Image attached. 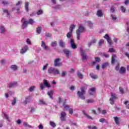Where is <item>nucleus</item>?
<instances>
[{
  "instance_id": "f257e3e1",
  "label": "nucleus",
  "mask_w": 129,
  "mask_h": 129,
  "mask_svg": "<svg viewBox=\"0 0 129 129\" xmlns=\"http://www.w3.org/2000/svg\"><path fill=\"white\" fill-rule=\"evenodd\" d=\"M87 88V86L86 85L85 87L83 86L81 88V92H78V95L80 97L81 99H85V97H84V94H85V89Z\"/></svg>"
},
{
  "instance_id": "f03ea898",
  "label": "nucleus",
  "mask_w": 129,
  "mask_h": 129,
  "mask_svg": "<svg viewBox=\"0 0 129 129\" xmlns=\"http://www.w3.org/2000/svg\"><path fill=\"white\" fill-rule=\"evenodd\" d=\"M84 31H85L84 27L82 25H80L79 29L77 30L76 32L78 40H80V34L81 33H83Z\"/></svg>"
},
{
  "instance_id": "7ed1b4c3",
  "label": "nucleus",
  "mask_w": 129,
  "mask_h": 129,
  "mask_svg": "<svg viewBox=\"0 0 129 129\" xmlns=\"http://www.w3.org/2000/svg\"><path fill=\"white\" fill-rule=\"evenodd\" d=\"M48 73H51L54 75H57L58 74H60V72H59V70L52 68H49V69L48 70Z\"/></svg>"
},
{
  "instance_id": "20e7f679",
  "label": "nucleus",
  "mask_w": 129,
  "mask_h": 129,
  "mask_svg": "<svg viewBox=\"0 0 129 129\" xmlns=\"http://www.w3.org/2000/svg\"><path fill=\"white\" fill-rule=\"evenodd\" d=\"M28 24H30V25H33L34 24V20L33 19H29V21H24L22 25V28L25 29L27 28V26H28Z\"/></svg>"
},
{
  "instance_id": "39448f33",
  "label": "nucleus",
  "mask_w": 129,
  "mask_h": 129,
  "mask_svg": "<svg viewBox=\"0 0 129 129\" xmlns=\"http://www.w3.org/2000/svg\"><path fill=\"white\" fill-rule=\"evenodd\" d=\"M75 28V25H72L70 27V32L67 34V38H70L72 36V32H73V29Z\"/></svg>"
},
{
  "instance_id": "423d86ee",
  "label": "nucleus",
  "mask_w": 129,
  "mask_h": 129,
  "mask_svg": "<svg viewBox=\"0 0 129 129\" xmlns=\"http://www.w3.org/2000/svg\"><path fill=\"white\" fill-rule=\"evenodd\" d=\"M111 96L112 98H111L110 99V103L111 104H113L114 103V100H113V99H116V98H117V96H116V95H115V94L114 93H111Z\"/></svg>"
},
{
  "instance_id": "0eeeda50",
  "label": "nucleus",
  "mask_w": 129,
  "mask_h": 129,
  "mask_svg": "<svg viewBox=\"0 0 129 129\" xmlns=\"http://www.w3.org/2000/svg\"><path fill=\"white\" fill-rule=\"evenodd\" d=\"M104 39H106V40H107L109 45H110V46H111V45H112V42H111V39H110V37H109V36H108V35L106 34L104 36Z\"/></svg>"
},
{
  "instance_id": "6e6552de",
  "label": "nucleus",
  "mask_w": 129,
  "mask_h": 129,
  "mask_svg": "<svg viewBox=\"0 0 129 129\" xmlns=\"http://www.w3.org/2000/svg\"><path fill=\"white\" fill-rule=\"evenodd\" d=\"M28 50H29V46H28V45L25 46L21 50V54H25V53H26Z\"/></svg>"
},
{
  "instance_id": "1a4fd4ad",
  "label": "nucleus",
  "mask_w": 129,
  "mask_h": 129,
  "mask_svg": "<svg viewBox=\"0 0 129 129\" xmlns=\"http://www.w3.org/2000/svg\"><path fill=\"white\" fill-rule=\"evenodd\" d=\"M80 53L82 56L83 59L86 60V59H87V56H86V55L84 53V50H82V48L80 49Z\"/></svg>"
},
{
  "instance_id": "9d476101",
  "label": "nucleus",
  "mask_w": 129,
  "mask_h": 129,
  "mask_svg": "<svg viewBox=\"0 0 129 129\" xmlns=\"http://www.w3.org/2000/svg\"><path fill=\"white\" fill-rule=\"evenodd\" d=\"M70 106L69 105H66L64 106V110H67L68 109H69V113L70 114H72V113H73V109L72 108H70Z\"/></svg>"
},
{
  "instance_id": "9b49d317",
  "label": "nucleus",
  "mask_w": 129,
  "mask_h": 129,
  "mask_svg": "<svg viewBox=\"0 0 129 129\" xmlns=\"http://www.w3.org/2000/svg\"><path fill=\"white\" fill-rule=\"evenodd\" d=\"M59 61H60V59H55V60H54V66H61V65H62V63L59 62Z\"/></svg>"
},
{
  "instance_id": "f8f14e48",
  "label": "nucleus",
  "mask_w": 129,
  "mask_h": 129,
  "mask_svg": "<svg viewBox=\"0 0 129 129\" xmlns=\"http://www.w3.org/2000/svg\"><path fill=\"white\" fill-rule=\"evenodd\" d=\"M65 116H66V113H65L64 112H62L61 113L60 119L61 120H63V121H65V120H66Z\"/></svg>"
},
{
  "instance_id": "ddd939ff",
  "label": "nucleus",
  "mask_w": 129,
  "mask_h": 129,
  "mask_svg": "<svg viewBox=\"0 0 129 129\" xmlns=\"http://www.w3.org/2000/svg\"><path fill=\"white\" fill-rule=\"evenodd\" d=\"M18 85V84L16 82H14L9 84V88H12V87H16Z\"/></svg>"
},
{
  "instance_id": "4468645a",
  "label": "nucleus",
  "mask_w": 129,
  "mask_h": 129,
  "mask_svg": "<svg viewBox=\"0 0 129 129\" xmlns=\"http://www.w3.org/2000/svg\"><path fill=\"white\" fill-rule=\"evenodd\" d=\"M43 84H44V85H45V86H46L48 88L51 87V85L50 84H49V83L48 82L47 80H44Z\"/></svg>"
},
{
  "instance_id": "2eb2a0df",
  "label": "nucleus",
  "mask_w": 129,
  "mask_h": 129,
  "mask_svg": "<svg viewBox=\"0 0 129 129\" xmlns=\"http://www.w3.org/2000/svg\"><path fill=\"white\" fill-rule=\"evenodd\" d=\"M41 46L42 47L43 49H44V50L49 49V47L46 45V44L44 42V41L41 42Z\"/></svg>"
},
{
  "instance_id": "dca6fc26",
  "label": "nucleus",
  "mask_w": 129,
  "mask_h": 129,
  "mask_svg": "<svg viewBox=\"0 0 129 129\" xmlns=\"http://www.w3.org/2000/svg\"><path fill=\"white\" fill-rule=\"evenodd\" d=\"M71 45L73 49H76L77 48V46L74 44V40L73 39L71 40Z\"/></svg>"
},
{
  "instance_id": "f3484780",
  "label": "nucleus",
  "mask_w": 129,
  "mask_h": 129,
  "mask_svg": "<svg viewBox=\"0 0 129 129\" xmlns=\"http://www.w3.org/2000/svg\"><path fill=\"white\" fill-rule=\"evenodd\" d=\"M63 52L64 53V54L66 55L67 57H68V58H69V55H71V52H70V51H69L67 49H65L63 50Z\"/></svg>"
},
{
  "instance_id": "a211bd4d",
  "label": "nucleus",
  "mask_w": 129,
  "mask_h": 129,
  "mask_svg": "<svg viewBox=\"0 0 129 129\" xmlns=\"http://www.w3.org/2000/svg\"><path fill=\"white\" fill-rule=\"evenodd\" d=\"M54 94V91L51 90L48 92V95H49V97L53 99V95Z\"/></svg>"
},
{
  "instance_id": "6ab92c4d",
  "label": "nucleus",
  "mask_w": 129,
  "mask_h": 129,
  "mask_svg": "<svg viewBox=\"0 0 129 129\" xmlns=\"http://www.w3.org/2000/svg\"><path fill=\"white\" fill-rule=\"evenodd\" d=\"M0 31L2 34H4L6 32V29H5V27L1 25L0 26Z\"/></svg>"
},
{
  "instance_id": "aec40b11",
  "label": "nucleus",
  "mask_w": 129,
  "mask_h": 129,
  "mask_svg": "<svg viewBox=\"0 0 129 129\" xmlns=\"http://www.w3.org/2000/svg\"><path fill=\"white\" fill-rule=\"evenodd\" d=\"M30 100H31V96L26 98V100L24 102V104H27V103L30 102Z\"/></svg>"
},
{
  "instance_id": "412c9836",
  "label": "nucleus",
  "mask_w": 129,
  "mask_h": 129,
  "mask_svg": "<svg viewBox=\"0 0 129 129\" xmlns=\"http://www.w3.org/2000/svg\"><path fill=\"white\" fill-rule=\"evenodd\" d=\"M10 68L11 69H12L13 70H14V71H16V70H17V69H18V67H17V65L16 64H14L12 65L10 67Z\"/></svg>"
},
{
  "instance_id": "4be33fe9",
  "label": "nucleus",
  "mask_w": 129,
  "mask_h": 129,
  "mask_svg": "<svg viewBox=\"0 0 129 129\" xmlns=\"http://www.w3.org/2000/svg\"><path fill=\"white\" fill-rule=\"evenodd\" d=\"M91 92H90V95H92L94 92H95V88H92L90 89ZM92 92V93H91Z\"/></svg>"
},
{
  "instance_id": "5701e85b",
  "label": "nucleus",
  "mask_w": 129,
  "mask_h": 129,
  "mask_svg": "<svg viewBox=\"0 0 129 129\" xmlns=\"http://www.w3.org/2000/svg\"><path fill=\"white\" fill-rule=\"evenodd\" d=\"M98 110L99 111L100 113H102V114H105L106 113V110H103L101 112V110L100 109V108H98Z\"/></svg>"
},
{
  "instance_id": "b1692460",
  "label": "nucleus",
  "mask_w": 129,
  "mask_h": 129,
  "mask_svg": "<svg viewBox=\"0 0 129 129\" xmlns=\"http://www.w3.org/2000/svg\"><path fill=\"white\" fill-rule=\"evenodd\" d=\"M115 58H116V55L115 54H113L112 56V60H111L112 64H113V63H114Z\"/></svg>"
},
{
  "instance_id": "393cba45",
  "label": "nucleus",
  "mask_w": 129,
  "mask_h": 129,
  "mask_svg": "<svg viewBox=\"0 0 129 129\" xmlns=\"http://www.w3.org/2000/svg\"><path fill=\"white\" fill-rule=\"evenodd\" d=\"M97 15L98 16V17H102V12H101V11L99 10L97 12Z\"/></svg>"
},
{
  "instance_id": "a878e982",
  "label": "nucleus",
  "mask_w": 129,
  "mask_h": 129,
  "mask_svg": "<svg viewBox=\"0 0 129 129\" xmlns=\"http://www.w3.org/2000/svg\"><path fill=\"white\" fill-rule=\"evenodd\" d=\"M100 122H102V123H104V122L107 123V121H106V119H105L104 118H102L99 119Z\"/></svg>"
},
{
  "instance_id": "bb28decb",
  "label": "nucleus",
  "mask_w": 129,
  "mask_h": 129,
  "mask_svg": "<svg viewBox=\"0 0 129 129\" xmlns=\"http://www.w3.org/2000/svg\"><path fill=\"white\" fill-rule=\"evenodd\" d=\"M25 10H26V11L28 12V11H29V3H28V2L25 3Z\"/></svg>"
},
{
  "instance_id": "cd10ccee",
  "label": "nucleus",
  "mask_w": 129,
  "mask_h": 129,
  "mask_svg": "<svg viewBox=\"0 0 129 129\" xmlns=\"http://www.w3.org/2000/svg\"><path fill=\"white\" fill-rule=\"evenodd\" d=\"M90 75L91 77L93 78V79H96V78H97V76H96V75L93 74V73H91Z\"/></svg>"
},
{
  "instance_id": "c85d7f7f",
  "label": "nucleus",
  "mask_w": 129,
  "mask_h": 129,
  "mask_svg": "<svg viewBox=\"0 0 129 129\" xmlns=\"http://www.w3.org/2000/svg\"><path fill=\"white\" fill-rule=\"evenodd\" d=\"M126 70L125 68H123V67H121L120 69V73H124V72H125Z\"/></svg>"
},
{
  "instance_id": "c756f323",
  "label": "nucleus",
  "mask_w": 129,
  "mask_h": 129,
  "mask_svg": "<svg viewBox=\"0 0 129 129\" xmlns=\"http://www.w3.org/2000/svg\"><path fill=\"white\" fill-rule=\"evenodd\" d=\"M59 45L60 47H65V43L62 41V40L59 41Z\"/></svg>"
},
{
  "instance_id": "7c9ffc66",
  "label": "nucleus",
  "mask_w": 129,
  "mask_h": 129,
  "mask_svg": "<svg viewBox=\"0 0 129 129\" xmlns=\"http://www.w3.org/2000/svg\"><path fill=\"white\" fill-rule=\"evenodd\" d=\"M114 119L116 124H119V121H118V118L117 117H114Z\"/></svg>"
},
{
  "instance_id": "2f4dec72",
  "label": "nucleus",
  "mask_w": 129,
  "mask_h": 129,
  "mask_svg": "<svg viewBox=\"0 0 129 129\" xmlns=\"http://www.w3.org/2000/svg\"><path fill=\"white\" fill-rule=\"evenodd\" d=\"M3 114L6 118V119H7V120H8V121H11V120H10V118H9V116H8V115H7V114H6V113L3 112Z\"/></svg>"
},
{
  "instance_id": "473e14b6",
  "label": "nucleus",
  "mask_w": 129,
  "mask_h": 129,
  "mask_svg": "<svg viewBox=\"0 0 129 129\" xmlns=\"http://www.w3.org/2000/svg\"><path fill=\"white\" fill-rule=\"evenodd\" d=\"M96 42V40L95 39L93 40L91 42H89L88 43V47H90V46H91L92 44H95Z\"/></svg>"
},
{
  "instance_id": "72a5a7b5",
  "label": "nucleus",
  "mask_w": 129,
  "mask_h": 129,
  "mask_svg": "<svg viewBox=\"0 0 129 129\" xmlns=\"http://www.w3.org/2000/svg\"><path fill=\"white\" fill-rule=\"evenodd\" d=\"M77 75H78V77H79L80 78V79H82V78H83V75H82L81 74V73H80V72H78Z\"/></svg>"
},
{
  "instance_id": "f704fd0d",
  "label": "nucleus",
  "mask_w": 129,
  "mask_h": 129,
  "mask_svg": "<svg viewBox=\"0 0 129 129\" xmlns=\"http://www.w3.org/2000/svg\"><path fill=\"white\" fill-rule=\"evenodd\" d=\"M88 26L89 27V28H92V27H93V25L92 24V22H90V21H88Z\"/></svg>"
},
{
  "instance_id": "c9c22d12",
  "label": "nucleus",
  "mask_w": 129,
  "mask_h": 129,
  "mask_svg": "<svg viewBox=\"0 0 129 129\" xmlns=\"http://www.w3.org/2000/svg\"><path fill=\"white\" fill-rule=\"evenodd\" d=\"M129 102L128 101H126L124 102V104H125L126 108H128L129 109Z\"/></svg>"
},
{
  "instance_id": "e433bc0d",
  "label": "nucleus",
  "mask_w": 129,
  "mask_h": 129,
  "mask_svg": "<svg viewBox=\"0 0 129 129\" xmlns=\"http://www.w3.org/2000/svg\"><path fill=\"white\" fill-rule=\"evenodd\" d=\"M107 65H108V63H107V62H105V63H103L102 66V69H104V68H105V67H106V66H107Z\"/></svg>"
},
{
  "instance_id": "4c0bfd02",
  "label": "nucleus",
  "mask_w": 129,
  "mask_h": 129,
  "mask_svg": "<svg viewBox=\"0 0 129 129\" xmlns=\"http://www.w3.org/2000/svg\"><path fill=\"white\" fill-rule=\"evenodd\" d=\"M92 102H94V100L91 99L87 100V103H92Z\"/></svg>"
},
{
  "instance_id": "58836bf2",
  "label": "nucleus",
  "mask_w": 129,
  "mask_h": 129,
  "mask_svg": "<svg viewBox=\"0 0 129 129\" xmlns=\"http://www.w3.org/2000/svg\"><path fill=\"white\" fill-rule=\"evenodd\" d=\"M36 32L37 33V34H40L41 33V27H38L37 28Z\"/></svg>"
},
{
  "instance_id": "ea45409f",
  "label": "nucleus",
  "mask_w": 129,
  "mask_h": 129,
  "mask_svg": "<svg viewBox=\"0 0 129 129\" xmlns=\"http://www.w3.org/2000/svg\"><path fill=\"white\" fill-rule=\"evenodd\" d=\"M39 103L40 104H43V105L47 104L43 100H40Z\"/></svg>"
},
{
  "instance_id": "a19ab883",
  "label": "nucleus",
  "mask_w": 129,
  "mask_h": 129,
  "mask_svg": "<svg viewBox=\"0 0 129 129\" xmlns=\"http://www.w3.org/2000/svg\"><path fill=\"white\" fill-rule=\"evenodd\" d=\"M83 113L86 116L87 118H88V119H92V118L90 116H89L88 115L86 114V113H85V112H83Z\"/></svg>"
},
{
  "instance_id": "79ce46f5",
  "label": "nucleus",
  "mask_w": 129,
  "mask_h": 129,
  "mask_svg": "<svg viewBox=\"0 0 129 129\" xmlns=\"http://www.w3.org/2000/svg\"><path fill=\"white\" fill-rule=\"evenodd\" d=\"M50 124L53 127H55V126H56V124H55V123H54V122H53V121H50Z\"/></svg>"
},
{
  "instance_id": "37998d69",
  "label": "nucleus",
  "mask_w": 129,
  "mask_h": 129,
  "mask_svg": "<svg viewBox=\"0 0 129 129\" xmlns=\"http://www.w3.org/2000/svg\"><path fill=\"white\" fill-rule=\"evenodd\" d=\"M51 46L52 47H55V46H57V42L54 41L51 43Z\"/></svg>"
},
{
  "instance_id": "c03bdc74",
  "label": "nucleus",
  "mask_w": 129,
  "mask_h": 129,
  "mask_svg": "<svg viewBox=\"0 0 129 129\" xmlns=\"http://www.w3.org/2000/svg\"><path fill=\"white\" fill-rule=\"evenodd\" d=\"M41 14H43V11L42 10H38L37 12L38 16H40V15H41Z\"/></svg>"
},
{
  "instance_id": "a18cd8bd",
  "label": "nucleus",
  "mask_w": 129,
  "mask_h": 129,
  "mask_svg": "<svg viewBox=\"0 0 129 129\" xmlns=\"http://www.w3.org/2000/svg\"><path fill=\"white\" fill-rule=\"evenodd\" d=\"M17 101V99L16 98H14V100L12 101V105H15L16 104V102Z\"/></svg>"
},
{
  "instance_id": "49530a36",
  "label": "nucleus",
  "mask_w": 129,
  "mask_h": 129,
  "mask_svg": "<svg viewBox=\"0 0 129 129\" xmlns=\"http://www.w3.org/2000/svg\"><path fill=\"white\" fill-rule=\"evenodd\" d=\"M45 85H44V84L43 83H41L40 84V88H41V89H42V90H43V89H44V87H45V86H44Z\"/></svg>"
},
{
  "instance_id": "de8ad7c7",
  "label": "nucleus",
  "mask_w": 129,
  "mask_h": 129,
  "mask_svg": "<svg viewBox=\"0 0 129 129\" xmlns=\"http://www.w3.org/2000/svg\"><path fill=\"white\" fill-rule=\"evenodd\" d=\"M108 52H110V53H113L114 52H115V50L113 48H109Z\"/></svg>"
},
{
  "instance_id": "09e8293b",
  "label": "nucleus",
  "mask_w": 129,
  "mask_h": 129,
  "mask_svg": "<svg viewBox=\"0 0 129 129\" xmlns=\"http://www.w3.org/2000/svg\"><path fill=\"white\" fill-rule=\"evenodd\" d=\"M104 43V40L103 39H101L99 42V45L100 46L101 44H103Z\"/></svg>"
},
{
  "instance_id": "8fccbe9b",
  "label": "nucleus",
  "mask_w": 129,
  "mask_h": 129,
  "mask_svg": "<svg viewBox=\"0 0 129 129\" xmlns=\"http://www.w3.org/2000/svg\"><path fill=\"white\" fill-rule=\"evenodd\" d=\"M4 13H6V14H7L8 16H10V13H9V11H8V10L7 9H4L3 10Z\"/></svg>"
},
{
  "instance_id": "3c124183",
  "label": "nucleus",
  "mask_w": 129,
  "mask_h": 129,
  "mask_svg": "<svg viewBox=\"0 0 129 129\" xmlns=\"http://www.w3.org/2000/svg\"><path fill=\"white\" fill-rule=\"evenodd\" d=\"M35 88V86H31L30 88H29V91H30L31 92H32V91H33V90H34V89Z\"/></svg>"
},
{
  "instance_id": "603ef678",
  "label": "nucleus",
  "mask_w": 129,
  "mask_h": 129,
  "mask_svg": "<svg viewBox=\"0 0 129 129\" xmlns=\"http://www.w3.org/2000/svg\"><path fill=\"white\" fill-rule=\"evenodd\" d=\"M111 17H112V19L113 20V21L116 20V17H115V16L111 15Z\"/></svg>"
},
{
  "instance_id": "864d4df0",
  "label": "nucleus",
  "mask_w": 129,
  "mask_h": 129,
  "mask_svg": "<svg viewBox=\"0 0 129 129\" xmlns=\"http://www.w3.org/2000/svg\"><path fill=\"white\" fill-rule=\"evenodd\" d=\"M103 56H104L105 58H108L109 57V55L106 53H103Z\"/></svg>"
},
{
  "instance_id": "5fc2aeb1",
  "label": "nucleus",
  "mask_w": 129,
  "mask_h": 129,
  "mask_svg": "<svg viewBox=\"0 0 129 129\" xmlns=\"http://www.w3.org/2000/svg\"><path fill=\"white\" fill-rule=\"evenodd\" d=\"M121 11H122V12H123V13H125V8H124V7H121Z\"/></svg>"
},
{
  "instance_id": "6e6d98bb",
  "label": "nucleus",
  "mask_w": 129,
  "mask_h": 129,
  "mask_svg": "<svg viewBox=\"0 0 129 129\" xmlns=\"http://www.w3.org/2000/svg\"><path fill=\"white\" fill-rule=\"evenodd\" d=\"M95 61H96V62H100V58H99V57H95Z\"/></svg>"
},
{
  "instance_id": "4d7b16f0",
  "label": "nucleus",
  "mask_w": 129,
  "mask_h": 129,
  "mask_svg": "<svg viewBox=\"0 0 129 129\" xmlns=\"http://www.w3.org/2000/svg\"><path fill=\"white\" fill-rule=\"evenodd\" d=\"M119 90L120 92H121L122 94H123V89H122V88L121 87L119 88Z\"/></svg>"
},
{
  "instance_id": "13d9d810",
  "label": "nucleus",
  "mask_w": 129,
  "mask_h": 129,
  "mask_svg": "<svg viewBox=\"0 0 129 129\" xmlns=\"http://www.w3.org/2000/svg\"><path fill=\"white\" fill-rule=\"evenodd\" d=\"M47 67H48V64H45L43 68V70H46L47 69Z\"/></svg>"
},
{
  "instance_id": "bf43d9fd",
  "label": "nucleus",
  "mask_w": 129,
  "mask_h": 129,
  "mask_svg": "<svg viewBox=\"0 0 129 129\" xmlns=\"http://www.w3.org/2000/svg\"><path fill=\"white\" fill-rule=\"evenodd\" d=\"M22 1H19L18 2V3L16 4L17 7H18V6H20V5H22Z\"/></svg>"
},
{
  "instance_id": "052dcab7",
  "label": "nucleus",
  "mask_w": 129,
  "mask_h": 129,
  "mask_svg": "<svg viewBox=\"0 0 129 129\" xmlns=\"http://www.w3.org/2000/svg\"><path fill=\"white\" fill-rule=\"evenodd\" d=\"M39 128V129H43L44 128V127L43 126V125L42 124H40L38 126Z\"/></svg>"
},
{
  "instance_id": "680f3d73",
  "label": "nucleus",
  "mask_w": 129,
  "mask_h": 129,
  "mask_svg": "<svg viewBox=\"0 0 129 129\" xmlns=\"http://www.w3.org/2000/svg\"><path fill=\"white\" fill-rule=\"evenodd\" d=\"M89 128H91V129H97L96 126H93V127H91V126H89Z\"/></svg>"
},
{
  "instance_id": "e2e57ef3",
  "label": "nucleus",
  "mask_w": 129,
  "mask_h": 129,
  "mask_svg": "<svg viewBox=\"0 0 129 129\" xmlns=\"http://www.w3.org/2000/svg\"><path fill=\"white\" fill-rule=\"evenodd\" d=\"M65 75H66V72H63L62 73V74H61V76L62 77H64V76H65Z\"/></svg>"
},
{
  "instance_id": "0e129e2a",
  "label": "nucleus",
  "mask_w": 129,
  "mask_h": 129,
  "mask_svg": "<svg viewBox=\"0 0 129 129\" xmlns=\"http://www.w3.org/2000/svg\"><path fill=\"white\" fill-rule=\"evenodd\" d=\"M26 42H27V44H31V41H30V39H27L26 40Z\"/></svg>"
},
{
  "instance_id": "69168bd1",
  "label": "nucleus",
  "mask_w": 129,
  "mask_h": 129,
  "mask_svg": "<svg viewBox=\"0 0 129 129\" xmlns=\"http://www.w3.org/2000/svg\"><path fill=\"white\" fill-rule=\"evenodd\" d=\"M46 37H52V34H50V33H47L46 35Z\"/></svg>"
},
{
  "instance_id": "338daca9",
  "label": "nucleus",
  "mask_w": 129,
  "mask_h": 129,
  "mask_svg": "<svg viewBox=\"0 0 129 129\" xmlns=\"http://www.w3.org/2000/svg\"><path fill=\"white\" fill-rule=\"evenodd\" d=\"M128 3H129V0H125L124 2L125 5H128Z\"/></svg>"
},
{
  "instance_id": "774afa93",
  "label": "nucleus",
  "mask_w": 129,
  "mask_h": 129,
  "mask_svg": "<svg viewBox=\"0 0 129 129\" xmlns=\"http://www.w3.org/2000/svg\"><path fill=\"white\" fill-rule=\"evenodd\" d=\"M111 12L112 13H114V8H113V7H112L111 8Z\"/></svg>"
}]
</instances>
